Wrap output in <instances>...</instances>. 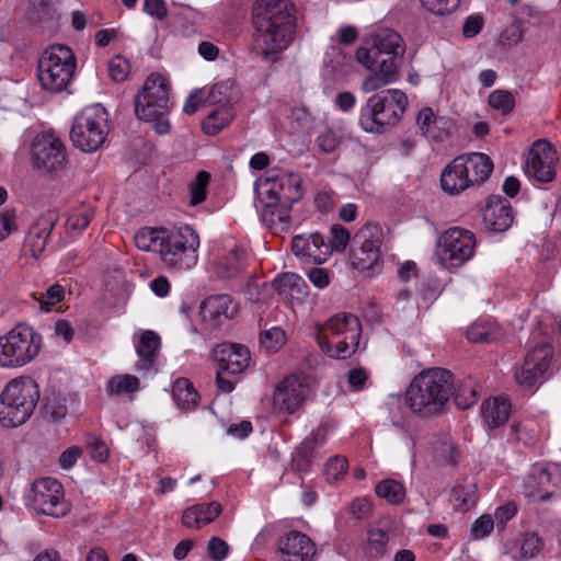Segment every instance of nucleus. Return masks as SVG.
Returning a JSON list of instances; mask_svg holds the SVG:
<instances>
[{
    "instance_id": "obj_1",
    "label": "nucleus",
    "mask_w": 561,
    "mask_h": 561,
    "mask_svg": "<svg viewBox=\"0 0 561 561\" xmlns=\"http://www.w3.org/2000/svg\"><path fill=\"white\" fill-rule=\"evenodd\" d=\"M252 22L256 53L273 61L293 41L296 30L294 4L290 0H257Z\"/></svg>"
},
{
    "instance_id": "obj_2",
    "label": "nucleus",
    "mask_w": 561,
    "mask_h": 561,
    "mask_svg": "<svg viewBox=\"0 0 561 561\" xmlns=\"http://www.w3.org/2000/svg\"><path fill=\"white\" fill-rule=\"evenodd\" d=\"M134 241L139 250L159 254L163 265L175 272L187 271L198 261L199 237L190 226L172 230L145 227Z\"/></svg>"
},
{
    "instance_id": "obj_3",
    "label": "nucleus",
    "mask_w": 561,
    "mask_h": 561,
    "mask_svg": "<svg viewBox=\"0 0 561 561\" xmlns=\"http://www.w3.org/2000/svg\"><path fill=\"white\" fill-rule=\"evenodd\" d=\"M264 205L262 217L268 225L289 224L291 205L302 196L301 178L293 172H271L259 188Z\"/></svg>"
},
{
    "instance_id": "obj_4",
    "label": "nucleus",
    "mask_w": 561,
    "mask_h": 561,
    "mask_svg": "<svg viewBox=\"0 0 561 561\" xmlns=\"http://www.w3.org/2000/svg\"><path fill=\"white\" fill-rule=\"evenodd\" d=\"M451 378V374L443 368L427 369L415 376L405 393L413 413L421 416L438 413L450 397Z\"/></svg>"
},
{
    "instance_id": "obj_5",
    "label": "nucleus",
    "mask_w": 561,
    "mask_h": 561,
    "mask_svg": "<svg viewBox=\"0 0 561 561\" xmlns=\"http://www.w3.org/2000/svg\"><path fill=\"white\" fill-rule=\"evenodd\" d=\"M39 400V387L30 376L11 379L0 392V425L13 428L26 423Z\"/></svg>"
},
{
    "instance_id": "obj_6",
    "label": "nucleus",
    "mask_w": 561,
    "mask_h": 561,
    "mask_svg": "<svg viewBox=\"0 0 561 561\" xmlns=\"http://www.w3.org/2000/svg\"><path fill=\"white\" fill-rule=\"evenodd\" d=\"M362 325L352 313H337L318 327L317 343L331 358H348L357 350Z\"/></svg>"
},
{
    "instance_id": "obj_7",
    "label": "nucleus",
    "mask_w": 561,
    "mask_h": 561,
    "mask_svg": "<svg viewBox=\"0 0 561 561\" xmlns=\"http://www.w3.org/2000/svg\"><path fill=\"white\" fill-rule=\"evenodd\" d=\"M408 105L405 93L388 89L369 96L360 107L359 126L367 133L380 134L398 124Z\"/></svg>"
},
{
    "instance_id": "obj_8",
    "label": "nucleus",
    "mask_w": 561,
    "mask_h": 561,
    "mask_svg": "<svg viewBox=\"0 0 561 561\" xmlns=\"http://www.w3.org/2000/svg\"><path fill=\"white\" fill-rule=\"evenodd\" d=\"M42 344V335L24 324L0 334V368L14 369L30 364L38 356Z\"/></svg>"
},
{
    "instance_id": "obj_9",
    "label": "nucleus",
    "mask_w": 561,
    "mask_h": 561,
    "mask_svg": "<svg viewBox=\"0 0 561 561\" xmlns=\"http://www.w3.org/2000/svg\"><path fill=\"white\" fill-rule=\"evenodd\" d=\"M110 115L101 104L82 108L73 118L70 139L84 152H94L105 142L110 133Z\"/></svg>"
},
{
    "instance_id": "obj_10",
    "label": "nucleus",
    "mask_w": 561,
    "mask_h": 561,
    "mask_svg": "<svg viewBox=\"0 0 561 561\" xmlns=\"http://www.w3.org/2000/svg\"><path fill=\"white\" fill-rule=\"evenodd\" d=\"M76 69V56L66 45L47 47L37 64V78L42 88L49 92H60L70 83Z\"/></svg>"
},
{
    "instance_id": "obj_11",
    "label": "nucleus",
    "mask_w": 561,
    "mask_h": 561,
    "mask_svg": "<svg viewBox=\"0 0 561 561\" xmlns=\"http://www.w3.org/2000/svg\"><path fill=\"white\" fill-rule=\"evenodd\" d=\"M404 50L403 39L398 32L388 27H378L363 39L362 45L356 49L355 58L368 70H374L382 59L397 62Z\"/></svg>"
},
{
    "instance_id": "obj_12",
    "label": "nucleus",
    "mask_w": 561,
    "mask_h": 561,
    "mask_svg": "<svg viewBox=\"0 0 561 561\" xmlns=\"http://www.w3.org/2000/svg\"><path fill=\"white\" fill-rule=\"evenodd\" d=\"M476 249L477 239L471 230L450 227L437 237L434 254L442 267L451 270L469 262Z\"/></svg>"
},
{
    "instance_id": "obj_13",
    "label": "nucleus",
    "mask_w": 561,
    "mask_h": 561,
    "mask_svg": "<svg viewBox=\"0 0 561 561\" xmlns=\"http://www.w3.org/2000/svg\"><path fill=\"white\" fill-rule=\"evenodd\" d=\"M25 505L37 515L54 518H61L70 511L61 483L50 477L37 479L31 484L25 494Z\"/></svg>"
},
{
    "instance_id": "obj_14",
    "label": "nucleus",
    "mask_w": 561,
    "mask_h": 561,
    "mask_svg": "<svg viewBox=\"0 0 561 561\" xmlns=\"http://www.w3.org/2000/svg\"><path fill=\"white\" fill-rule=\"evenodd\" d=\"M383 231L380 226L367 224L353 237L352 266L360 272L376 273L382 266L381 245Z\"/></svg>"
},
{
    "instance_id": "obj_15",
    "label": "nucleus",
    "mask_w": 561,
    "mask_h": 561,
    "mask_svg": "<svg viewBox=\"0 0 561 561\" xmlns=\"http://www.w3.org/2000/svg\"><path fill=\"white\" fill-rule=\"evenodd\" d=\"M170 84L160 73H150L141 91L135 96V113L144 121H151L165 115L171 108Z\"/></svg>"
},
{
    "instance_id": "obj_16",
    "label": "nucleus",
    "mask_w": 561,
    "mask_h": 561,
    "mask_svg": "<svg viewBox=\"0 0 561 561\" xmlns=\"http://www.w3.org/2000/svg\"><path fill=\"white\" fill-rule=\"evenodd\" d=\"M31 163L37 171L58 173L67 163L66 146L53 133L37 135L31 145Z\"/></svg>"
},
{
    "instance_id": "obj_17",
    "label": "nucleus",
    "mask_w": 561,
    "mask_h": 561,
    "mask_svg": "<svg viewBox=\"0 0 561 561\" xmlns=\"http://www.w3.org/2000/svg\"><path fill=\"white\" fill-rule=\"evenodd\" d=\"M558 161L556 149L547 141L539 139L533 144L524 163L525 174L539 183H549L556 176Z\"/></svg>"
},
{
    "instance_id": "obj_18",
    "label": "nucleus",
    "mask_w": 561,
    "mask_h": 561,
    "mask_svg": "<svg viewBox=\"0 0 561 561\" xmlns=\"http://www.w3.org/2000/svg\"><path fill=\"white\" fill-rule=\"evenodd\" d=\"M308 392L309 386L305 377L288 376L276 386L273 392V409L293 414L302 407Z\"/></svg>"
},
{
    "instance_id": "obj_19",
    "label": "nucleus",
    "mask_w": 561,
    "mask_h": 561,
    "mask_svg": "<svg viewBox=\"0 0 561 561\" xmlns=\"http://www.w3.org/2000/svg\"><path fill=\"white\" fill-rule=\"evenodd\" d=\"M213 267L216 275L224 279L239 276L245 268L248 253L236 241H228L214 251Z\"/></svg>"
},
{
    "instance_id": "obj_20",
    "label": "nucleus",
    "mask_w": 561,
    "mask_h": 561,
    "mask_svg": "<svg viewBox=\"0 0 561 561\" xmlns=\"http://www.w3.org/2000/svg\"><path fill=\"white\" fill-rule=\"evenodd\" d=\"M56 216L53 213L41 216L30 228L23 243L22 257L32 263L43 254L48 238L55 227Z\"/></svg>"
},
{
    "instance_id": "obj_21",
    "label": "nucleus",
    "mask_w": 561,
    "mask_h": 561,
    "mask_svg": "<svg viewBox=\"0 0 561 561\" xmlns=\"http://www.w3.org/2000/svg\"><path fill=\"white\" fill-rule=\"evenodd\" d=\"M293 253L306 262L321 264L332 254V247L318 233L298 234L291 240Z\"/></svg>"
},
{
    "instance_id": "obj_22",
    "label": "nucleus",
    "mask_w": 561,
    "mask_h": 561,
    "mask_svg": "<svg viewBox=\"0 0 561 561\" xmlns=\"http://www.w3.org/2000/svg\"><path fill=\"white\" fill-rule=\"evenodd\" d=\"M238 313V304L229 295H214L201 306L203 321L211 328H218Z\"/></svg>"
},
{
    "instance_id": "obj_23",
    "label": "nucleus",
    "mask_w": 561,
    "mask_h": 561,
    "mask_svg": "<svg viewBox=\"0 0 561 561\" xmlns=\"http://www.w3.org/2000/svg\"><path fill=\"white\" fill-rule=\"evenodd\" d=\"M514 221L513 208L508 199L493 195L488 198L483 211L485 227L494 232L506 231Z\"/></svg>"
},
{
    "instance_id": "obj_24",
    "label": "nucleus",
    "mask_w": 561,
    "mask_h": 561,
    "mask_svg": "<svg viewBox=\"0 0 561 561\" xmlns=\"http://www.w3.org/2000/svg\"><path fill=\"white\" fill-rule=\"evenodd\" d=\"M214 356L218 362V368L228 374L237 375L242 373L250 363V352L241 344L221 343L214 350Z\"/></svg>"
},
{
    "instance_id": "obj_25",
    "label": "nucleus",
    "mask_w": 561,
    "mask_h": 561,
    "mask_svg": "<svg viewBox=\"0 0 561 561\" xmlns=\"http://www.w3.org/2000/svg\"><path fill=\"white\" fill-rule=\"evenodd\" d=\"M416 124L422 134L434 141L445 140L454 129V122L449 117L435 114L431 107H423L419 112Z\"/></svg>"
},
{
    "instance_id": "obj_26",
    "label": "nucleus",
    "mask_w": 561,
    "mask_h": 561,
    "mask_svg": "<svg viewBox=\"0 0 561 561\" xmlns=\"http://www.w3.org/2000/svg\"><path fill=\"white\" fill-rule=\"evenodd\" d=\"M279 549L286 561H311L316 554L314 542L304 533L289 531L280 541Z\"/></svg>"
},
{
    "instance_id": "obj_27",
    "label": "nucleus",
    "mask_w": 561,
    "mask_h": 561,
    "mask_svg": "<svg viewBox=\"0 0 561 561\" xmlns=\"http://www.w3.org/2000/svg\"><path fill=\"white\" fill-rule=\"evenodd\" d=\"M463 174L470 180V186L485 181L493 171V162L481 152H471L455 158Z\"/></svg>"
},
{
    "instance_id": "obj_28",
    "label": "nucleus",
    "mask_w": 561,
    "mask_h": 561,
    "mask_svg": "<svg viewBox=\"0 0 561 561\" xmlns=\"http://www.w3.org/2000/svg\"><path fill=\"white\" fill-rule=\"evenodd\" d=\"M273 286L283 300L302 302L309 294L307 283L295 273H284L273 280Z\"/></svg>"
},
{
    "instance_id": "obj_29",
    "label": "nucleus",
    "mask_w": 561,
    "mask_h": 561,
    "mask_svg": "<svg viewBox=\"0 0 561 561\" xmlns=\"http://www.w3.org/2000/svg\"><path fill=\"white\" fill-rule=\"evenodd\" d=\"M371 71L362 82L364 93L376 92L399 79L398 64L390 59H382L381 64H377Z\"/></svg>"
},
{
    "instance_id": "obj_30",
    "label": "nucleus",
    "mask_w": 561,
    "mask_h": 561,
    "mask_svg": "<svg viewBox=\"0 0 561 561\" xmlns=\"http://www.w3.org/2000/svg\"><path fill=\"white\" fill-rule=\"evenodd\" d=\"M160 337L153 331H145L139 337L136 352L139 357L136 369L141 373H149L153 366L160 348Z\"/></svg>"
},
{
    "instance_id": "obj_31",
    "label": "nucleus",
    "mask_w": 561,
    "mask_h": 561,
    "mask_svg": "<svg viewBox=\"0 0 561 561\" xmlns=\"http://www.w3.org/2000/svg\"><path fill=\"white\" fill-rule=\"evenodd\" d=\"M221 505L218 502L192 505L183 512L182 524L187 528H201L214 522L221 513Z\"/></svg>"
},
{
    "instance_id": "obj_32",
    "label": "nucleus",
    "mask_w": 561,
    "mask_h": 561,
    "mask_svg": "<svg viewBox=\"0 0 561 561\" xmlns=\"http://www.w3.org/2000/svg\"><path fill=\"white\" fill-rule=\"evenodd\" d=\"M551 482V474L543 468H535L529 474L525 484V494L531 501L545 502L550 499L551 491L549 485Z\"/></svg>"
},
{
    "instance_id": "obj_33",
    "label": "nucleus",
    "mask_w": 561,
    "mask_h": 561,
    "mask_svg": "<svg viewBox=\"0 0 561 561\" xmlns=\"http://www.w3.org/2000/svg\"><path fill=\"white\" fill-rule=\"evenodd\" d=\"M510 414L511 403L502 397L492 398L482 405V416L490 428H497L504 425Z\"/></svg>"
},
{
    "instance_id": "obj_34",
    "label": "nucleus",
    "mask_w": 561,
    "mask_h": 561,
    "mask_svg": "<svg viewBox=\"0 0 561 561\" xmlns=\"http://www.w3.org/2000/svg\"><path fill=\"white\" fill-rule=\"evenodd\" d=\"M172 398L182 411H190L197 407L199 396L187 378H178L172 385Z\"/></svg>"
},
{
    "instance_id": "obj_35",
    "label": "nucleus",
    "mask_w": 561,
    "mask_h": 561,
    "mask_svg": "<svg viewBox=\"0 0 561 561\" xmlns=\"http://www.w3.org/2000/svg\"><path fill=\"white\" fill-rule=\"evenodd\" d=\"M440 185L449 194H459L470 186V180L466 178L456 159L443 170Z\"/></svg>"
},
{
    "instance_id": "obj_36",
    "label": "nucleus",
    "mask_w": 561,
    "mask_h": 561,
    "mask_svg": "<svg viewBox=\"0 0 561 561\" xmlns=\"http://www.w3.org/2000/svg\"><path fill=\"white\" fill-rule=\"evenodd\" d=\"M234 117L232 104L217 106L203 121V130L207 135H217Z\"/></svg>"
},
{
    "instance_id": "obj_37",
    "label": "nucleus",
    "mask_w": 561,
    "mask_h": 561,
    "mask_svg": "<svg viewBox=\"0 0 561 561\" xmlns=\"http://www.w3.org/2000/svg\"><path fill=\"white\" fill-rule=\"evenodd\" d=\"M501 336V328L493 322H476L467 330V339L473 343H491Z\"/></svg>"
},
{
    "instance_id": "obj_38",
    "label": "nucleus",
    "mask_w": 561,
    "mask_h": 561,
    "mask_svg": "<svg viewBox=\"0 0 561 561\" xmlns=\"http://www.w3.org/2000/svg\"><path fill=\"white\" fill-rule=\"evenodd\" d=\"M94 217V208L90 204H80L69 210L66 227L68 230L81 233Z\"/></svg>"
},
{
    "instance_id": "obj_39",
    "label": "nucleus",
    "mask_w": 561,
    "mask_h": 561,
    "mask_svg": "<svg viewBox=\"0 0 561 561\" xmlns=\"http://www.w3.org/2000/svg\"><path fill=\"white\" fill-rule=\"evenodd\" d=\"M552 350L549 345H539L531 350L525 357L527 367L535 371V375L543 376L550 366Z\"/></svg>"
},
{
    "instance_id": "obj_40",
    "label": "nucleus",
    "mask_w": 561,
    "mask_h": 561,
    "mask_svg": "<svg viewBox=\"0 0 561 561\" xmlns=\"http://www.w3.org/2000/svg\"><path fill=\"white\" fill-rule=\"evenodd\" d=\"M140 388L139 379L129 374L116 375L108 379L107 391L111 394L135 393Z\"/></svg>"
},
{
    "instance_id": "obj_41",
    "label": "nucleus",
    "mask_w": 561,
    "mask_h": 561,
    "mask_svg": "<svg viewBox=\"0 0 561 561\" xmlns=\"http://www.w3.org/2000/svg\"><path fill=\"white\" fill-rule=\"evenodd\" d=\"M389 535L382 529H370L368 533L365 550L373 559H380L387 553Z\"/></svg>"
},
{
    "instance_id": "obj_42",
    "label": "nucleus",
    "mask_w": 561,
    "mask_h": 561,
    "mask_svg": "<svg viewBox=\"0 0 561 561\" xmlns=\"http://www.w3.org/2000/svg\"><path fill=\"white\" fill-rule=\"evenodd\" d=\"M376 494L391 504H398L404 499L405 490L400 482L386 479L376 485Z\"/></svg>"
},
{
    "instance_id": "obj_43",
    "label": "nucleus",
    "mask_w": 561,
    "mask_h": 561,
    "mask_svg": "<svg viewBox=\"0 0 561 561\" xmlns=\"http://www.w3.org/2000/svg\"><path fill=\"white\" fill-rule=\"evenodd\" d=\"M479 399V386L472 380H467L460 383L455 393V403L461 409L466 410L473 405Z\"/></svg>"
},
{
    "instance_id": "obj_44",
    "label": "nucleus",
    "mask_w": 561,
    "mask_h": 561,
    "mask_svg": "<svg viewBox=\"0 0 561 561\" xmlns=\"http://www.w3.org/2000/svg\"><path fill=\"white\" fill-rule=\"evenodd\" d=\"M489 105L499 111L502 115H507L515 107V99L510 91L497 89L490 93L488 98Z\"/></svg>"
},
{
    "instance_id": "obj_45",
    "label": "nucleus",
    "mask_w": 561,
    "mask_h": 561,
    "mask_svg": "<svg viewBox=\"0 0 561 561\" xmlns=\"http://www.w3.org/2000/svg\"><path fill=\"white\" fill-rule=\"evenodd\" d=\"M232 83L229 81L215 83L208 91L206 102L211 105L231 104Z\"/></svg>"
},
{
    "instance_id": "obj_46",
    "label": "nucleus",
    "mask_w": 561,
    "mask_h": 561,
    "mask_svg": "<svg viewBox=\"0 0 561 561\" xmlns=\"http://www.w3.org/2000/svg\"><path fill=\"white\" fill-rule=\"evenodd\" d=\"M65 296L64 287L59 284L49 286L45 294H33L34 299L38 302L39 309L48 312L51 308L59 304Z\"/></svg>"
},
{
    "instance_id": "obj_47",
    "label": "nucleus",
    "mask_w": 561,
    "mask_h": 561,
    "mask_svg": "<svg viewBox=\"0 0 561 561\" xmlns=\"http://www.w3.org/2000/svg\"><path fill=\"white\" fill-rule=\"evenodd\" d=\"M433 453L434 457L438 461H444L447 463L456 462L459 456L456 446L446 436L435 440L433 444Z\"/></svg>"
},
{
    "instance_id": "obj_48",
    "label": "nucleus",
    "mask_w": 561,
    "mask_h": 561,
    "mask_svg": "<svg viewBox=\"0 0 561 561\" xmlns=\"http://www.w3.org/2000/svg\"><path fill=\"white\" fill-rule=\"evenodd\" d=\"M210 175L206 171H199L193 182L190 190V203L196 206L203 203L207 197V186L209 183Z\"/></svg>"
},
{
    "instance_id": "obj_49",
    "label": "nucleus",
    "mask_w": 561,
    "mask_h": 561,
    "mask_svg": "<svg viewBox=\"0 0 561 561\" xmlns=\"http://www.w3.org/2000/svg\"><path fill=\"white\" fill-rule=\"evenodd\" d=\"M348 461L344 456L330 458L324 466V474L329 482L341 480L347 472Z\"/></svg>"
},
{
    "instance_id": "obj_50",
    "label": "nucleus",
    "mask_w": 561,
    "mask_h": 561,
    "mask_svg": "<svg viewBox=\"0 0 561 561\" xmlns=\"http://www.w3.org/2000/svg\"><path fill=\"white\" fill-rule=\"evenodd\" d=\"M317 448L306 438L299 447L294 457V462L299 470H307L317 455Z\"/></svg>"
},
{
    "instance_id": "obj_51",
    "label": "nucleus",
    "mask_w": 561,
    "mask_h": 561,
    "mask_svg": "<svg viewBox=\"0 0 561 561\" xmlns=\"http://www.w3.org/2000/svg\"><path fill=\"white\" fill-rule=\"evenodd\" d=\"M285 341V332L277 327L266 330L260 335L262 346L272 352L277 351L282 345H284Z\"/></svg>"
},
{
    "instance_id": "obj_52",
    "label": "nucleus",
    "mask_w": 561,
    "mask_h": 561,
    "mask_svg": "<svg viewBox=\"0 0 561 561\" xmlns=\"http://www.w3.org/2000/svg\"><path fill=\"white\" fill-rule=\"evenodd\" d=\"M107 69L108 75L113 81L123 82L129 75L130 65L126 58L122 56H115L108 61Z\"/></svg>"
},
{
    "instance_id": "obj_53",
    "label": "nucleus",
    "mask_w": 561,
    "mask_h": 561,
    "mask_svg": "<svg viewBox=\"0 0 561 561\" xmlns=\"http://www.w3.org/2000/svg\"><path fill=\"white\" fill-rule=\"evenodd\" d=\"M342 136L339 131L332 128H325L317 137V145L322 152L331 153L340 145Z\"/></svg>"
},
{
    "instance_id": "obj_54",
    "label": "nucleus",
    "mask_w": 561,
    "mask_h": 561,
    "mask_svg": "<svg viewBox=\"0 0 561 561\" xmlns=\"http://www.w3.org/2000/svg\"><path fill=\"white\" fill-rule=\"evenodd\" d=\"M330 232L331 239L328 242L332 247V251H344L351 240L350 231L341 225H333L330 229Z\"/></svg>"
},
{
    "instance_id": "obj_55",
    "label": "nucleus",
    "mask_w": 561,
    "mask_h": 561,
    "mask_svg": "<svg viewBox=\"0 0 561 561\" xmlns=\"http://www.w3.org/2000/svg\"><path fill=\"white\" fill-rule=\"evenodd\" d=\"M422 5L436 15H444L453 12L460 0H420Z\"/></svg>"
},
{
    "instance_id": "obj_56",
    "label": "nucleus",
    "mask_w": 561,
    "mask_h": 561,
    "mask_svg": "<svg viewBox=\"0 0 561 561\" xmlns=\"http://www.w3.org/2000/svg\"><path fill=\"white\" fill-rule=\"evenodd\" d=\"M230 547L220 537H211L207 545V556L213 561H222L227 558Z\"/></svg>"
},
{
    "instance_id": "obj_57",
    "label": "nucleus",
    "mask_w": 561,
    "mask_h": 561,
    "mask_svg": "<svg viewBox=\"0 0 561 561\" xmlns=\"http://www.w3.org/2000/svg\"><path fill=\"white\" fill-rule=\"evenodd\" d=\"M494 529V519L489 514H483L477 518L471 526V535L474 539H483Z\"/></svg>"
},
{
    "instance_id": "obj_58",
    "label": "nucleus",
    "mask_w": 561,
    "mask_h": 561,
    "mask_svg": "<svg viewBox=\"0 0 561 561\" xmlns=\"http://www.w3.org/2000/svg\"><path fill=\"white\" fill-rule=\"evenodd\" d=\"M541 549V540L536 534H525L520 546V554L524 559L534 558Z\"/></svg>"
},
{
    "instance_id": "obj_59",
    "label": "nucleus",
    "mask_w": 561,
    "mask_h": 561,
    "mask_svg": "<svg viewBox=\"0 0 561 561\" xmlns=\"http://www.w3.org/2000/svg\"><path fill=\"white\" fill-rule=\"evenodd\" d=\"M252 432V423L248 420H242L238 423H230L226 428L227 435L237 439H243L248 437Z\"/></svg>"
},
{
    "instance_id": "obj_60",
    "label": "nucleus",
    "mask_w": 561,
    "mask_h": 561,
    "mask_svg": "<svg viewBox=\"0 0 561 561\" xmlns=\"http://www.w3.org/2000/svg\"><path fill=\"white\" fill-rule=\"evenodd\" d=\"M367 379L368 373L362 367L351 369L347 375L348 385L355 391L363 390Z\"/></svg>"
},
{
    "instance_id": "obj_61",
    "label": "nucleus",
    "mask_w": 561,
    "mask_h": 561,
    "mask_svg": "<svg viewBox=\"0 0 561 561\" xmlns=\"http://www.w3.org/2000/svg\"><path fill=\"white\" fill-rule=\"evenodd\" d=\"M144 11L158 20H163L168 15L164 0H145Z\"/></svg>"
},
{
    "instance_id": "obj_62",
    "label": "nucleus",
    "mask_w": 561,
    "mask_h": 561,
    "mask_svg": "<svg viewBox=\"0 0 561 561\" xmlns=\"http://www.w3.org/2000/svg\"><path fill=\"white\" fill-rule=\"evenodd\" d=\"M16 229L15 215L12 210L0 213V241Z\"/></svg>"
},
{
    "instance_id": "obj_63",
    "label": "nucleus",
    "mask_w": 561,
    "mask_h": 561,
    "mask_svg": "<svg viewBox=\"0 0 561 561\" xmlns=\"http://www.w3.org/2000/svg\"><path fill=\"white\" fill-rule=\"evenodd\" d=\"M517 513V506L508 502L504 505L499 506L494 513V520L501 526H504L508 520H511Z\"/></svg>"
},
{
    "instance_id": "obj_64",
    "label": "nucleus",
    "mask_w": 561,
    "mask_h": 561,
    "mask_svg": "<svg viewBox=\"0 0 561 561\" xmlns=\"http://www.w3.org/2000/svg\"><path fill=\"white\" fill-rule=\"evenodd\" d=\"M308 278L319 289H323L330 284L329 272L322 267L311 268L308 272Z\"/></svg>"
}]
</instances>
